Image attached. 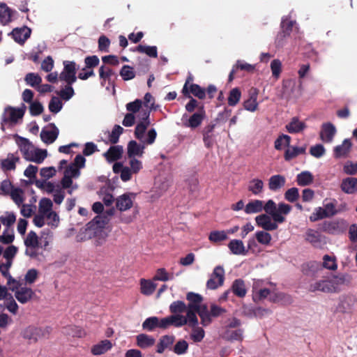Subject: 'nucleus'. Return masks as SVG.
Here are the masks:
<instances>
[{
	"instance_id": "nucleus-1",
	"label": "nucleus",
	"mask_w": 357,
	"mask_h": 357,
	"mask_svg": "<svg viewBox=\"0 0 357 357\" xmlns=\"http://www.w3.org/2000/svg\"><path fill=\"white\" fill-rule=\"evenodd\" d=\"M52 331L49 326L45 328H38L35 326H28L22 333L23 338L27 340L29 343H36L38 340L43 337H47Z\"/></svg>"
},
{
	"instance_id": "nucleus-2",
	"label": "nucleus",
	"mask_w": 357,
	"mask_h": 357,
	"mask_svg": "<svg viewBox=\"0 0 357 357\" xmlns=\"http://www.w3.org/2000/svg\"><path fill=\"white\" fill-rule=\"evenodd\" d=\"M63 69L60 73L59 79L64 81L68 85H72L77 80V65L75 62L70 61H64L63 62Z\"/></svg>"
},
{
	"instance_id": "nucleus-3",
	"label": "nucleus",
	"mask_w": 357,
	"mask_h": 357,
	"mask_svg": "<svg viewBox=\"0 0 357 357\" xmlns=\"http://www.w3.org/2000/svg\"><path fill=\"white\" fill-rule=\"evenodd\" d=\"M224 280L225 270L222 266H217L208 280L206 287L209 289H215L223 284Z\"/></svg>"
},
{
	"instance_id": "nucleus-4",
	"label": "nucleus",
	"mask_w": 357,
	"mask_h": 357,
	"mask_svg": "<svg viewBox=\"0 0 357 357\" xmlns=\"http://www.w3.org/2000/svg\"><path fill=\"white\" fill-rule=\"evenodd\" d=\"M26 107L24 105V109H16L14 107H8L6 109L8 113V116L5 114L1 121V130H5V126L7 123H15L18 119H22L24 114Z\"/></svg>"
},
{
	"instance_id": "nucleus-5",
	"label": "nucleus",
	"mask_w": 357,
	"mask_h": 357,
	"mask_svg": "<svg viewBox=\"0 0 357 357\" xmlns=\"http://www.w3.org/2000/svg\"><path fill=\"white\" fill-rule=\"evenodd\" d=\"M136 194L133 192H126L116 197L115 199L116 207L120 211H126L131 208L133 206Z\"/></svg>"
},
{
	"instance_id": "nucleus-6",
	"label": "nucleus",
	"mask_w": 357,
	"mask_h": 357,
	"mask_svg": "<svg viewBox=\"0 0 357 357\" xmlns=\"http://www.w3.org/2000/svg\"><path fill=\"white\" fill-rule=\"evenodd\" d=\"M295 22L289 18H285L281 22V31L278 33L276 38V43L278 46L283 45V40L290 36Z\"/></svg>"
},
{
	"instance_id": "nucleus-7",
	"label": "nucleus",
	"mask_w": 357,
	"mask_h": 357,
	"mask_svg": "<svg viewBox=\"0 0 357 357\" xmlns=\"http://www.w3.org/2000/svg\"><path fill=\"white\" fill-rule=\"evenodd\" d=\"M305 239L316 248H321L326 244L325 238L319 231L308 229L305 235Z\"/></svg>"
},
{
	"instance_id": "nucleus-8",
	"label": "nucleus",
	"mask_w": 357,
	"mask_h": 357,
	"mask_svg": "<svg viewBox=\"0 0 357 357\" xmlns=\"http://www.w3.org/2000/svg\"><path fill=\"white\" fill-rule=\"evenodd\" d=\"M272 217L267 214H261L255 218L257 225L265 231H273L278 229V223L271 220Z\"/></svg>"
},
{
	"instance_id": "nucleus-9",
	"label": "nucleus",
	"mask_w": 357,
	"mask_h": 357,
	"mask_svg": "<svg viewBox=\"0 0 357 357\" xmlns=\"http://www.w3.org/2000/svg\"><path fill=\"white\" fill-rule=\"evenodd\" d=\"M31 30L29 27L24 26L21 28H15L10 32L13 40L20 45H24L25 41L30 37Z\"/></svg>"
},
{
	"instance_id": "nucleus-10",
	"label": "nucleus",
	"mask_w": 357,
	"mask_h": 357,
	"mask_svg": "<svg viewBox=\"0 0 357 357\" xmlns=\"http://www.w3.org/2000/svg\"><path fill=\"white\" fill-rule=\"evenodd\" d=\"M48 128H50L51 129L47 130L43 128L40 132V138L42 141L47 144L53 143L58 137L59 133V129L54 123H50L48 125Z\"/></svg>"
},
{
	"instance_id": "nucleus-11",
	"label": "nucleus",
	"mask_w": 357,
	"mask_h": 357,
	"mask_svg": "<svg viewBox=\"0 0 357 357\" xmlns=\"http://www.w3.org/2000/svg\"><path fill=\"white\" fill-rule=\"evenodd\" d=\"M263 210L265 211L267 215H271L275 222L282 223L285 221V218L283 215H279L276 213L277 205L273 200L269 199L265 205L263 204Z\"/></svg>"
},
{
	"instance_id": "nucleus-12",
	"label": "nucleus",
	"mask_w": 357,
	"mask_h": 357,
	"mask_svg": "<svg viewBox=\"0 0 357 357\" xmlns=\"http://www.w3.org/2000/svg\"><path fill=\"white\" fill-rule=\"evenodd\" d=\"M215 126V123H211L205 126L202 130L203 141L207 149H211L214 145L215 135H213V131Z\"/></svg>"
},
{
	"instance_id": "nucleus-13",
	"label": "nucleus",
	"mask_w": 357,
	"mask_h": 357,
	"mask_svg": "<svg viewBox=\"0 0 357 357\" xmlns=\"http://www.w3.org/2000/svg\"><path fill=\"white\" fill-rule=\"evenodd\" d=\"M333 284L329 280H321L310 284L309 291L311 292L321 291L324 293H333L334 290Z\"/></svg>"
},
{
	"instance_id": "nucleus-14",
	"label": "nucleus",
	"mask_w": 357,
	"mask_h": 357,
	"mask_svg": "<svg viewBox=\"0 0 357 357\" xmlns=\"http://www.w3.org/2000/svg\"><path fill=\"white\" fill-rule=\"evenodd\" d=\"M145 149L144 144H138L135 140H131L128 142L127 146V155L128 158H133L135 157H142Z\"/></svg>"
},
{
	"instance_id": "nucleus-15",
	"label": "nucleus",
	"mask_w": 357,
	"mask_h": 357,
	"mask_svg": "<svg viewBox=\"0 0 357 357\" xmlns=\"http://www.w3.org/2000/svg\"><path fill=\"white\" fill-rule=\"evenodd\" d=\"M19 149L23 155L25 160H28L31 155H32L33 146L29 140L26 138L16 135Z\"/></svg>"
},
{
	"instance_id": "nucleus-16",
	"label": "nucleus",
	"mask_w": 357,
	"mask_h": 357,
	"mask_svg": "<svg viewBox=\"0 0 357 357\" xmlns=\"http://www.w3.org/2000/svg\"><path fill=\"white\" fill-rule=\"evenodd\" d=\"M356 303V299L354 296H344L337 306V311L342 313H349L354 309Z\"/></svg>"
},
{
	"instance_id": "nucleus-17",
	"label": "nucleus",
	"mask_w": 357,
	"mask_h": 357,
	"mask_svg": "<svg viewBox=\"0 0 357 357\" xmlns=\"http://www.w3.org/2000/svg\"><path fill=\"white\" fill-rule=\"evenodd\" d=\"M206 116V112L204 105L199 107L198 111L194 113L188 119L185 124L187 127L196 128L199 126Z\"/></svg>"
},
{
	"instance_id": "nucleus-18",
	"label": "nucleus",
	"mask_w": 357,
	"mask_h": 357,
	"mask_svg": "<svg viewBox=\"0 0 357 357\" xmlns=\"http://www.w3.org/2000/svg\"><path fill=\"white\" fill-rule=\"evenodd\" d=\"M336 133V128L331 123H324L320 132L321 139L325 143H331Z\"/></svg>"
},
{
	"instance_id": "nucleus-19",
	"label": "nucleus",
	"mask_w": 357,
	"mask_h": 357,
	"mask_svg": "<svg viewBox=\"0 0 357 357\" xmlns=\"http://www.w3.org/2000/svg\"><path fill=\"white\" fill-rule=\"evenodd\" d=\"M19 156L14 153H8L7 158L0 162L1 169L4 172L13 171L16 169V163L20 162Z\"/></svg>"
},
{
	"instance_id": "nucleus-20",
	"label": "nucleus",
	"mask_w": 357,
	"mask_h": 357,
	"mask_svg": "<svg viewBox=\"0 0 357 357\" xmlns=\"http://www.w3.org/2000/svg\"><path fill=\"white\" fill-rule=\"evenodd\" d=\"M34 296V291L31 288L26 287H20L15 293L16 299L22 304L30 301Z\"/></svg>"
},
{
	"instance_id": "nucleus-21",
	"label": "nucleus",
	"mask_w": 357,
	"mask_h": 357,
	"mask_svg": "<svg viewBox=\"0 0 357 357\" xmlns=\"http://www.w3.org/2000/svg\"><path fill=\"white\" fill-rule=\"evenodd\" d=\"M123 153V146L120 145L112 146L103 153L106 160L109 162H114L121 158Z\"/></svg>"
},
{
	"instance_id": "nucleus-22",
	"label": "nucleus",
	"mask_w": 357,
	"mask_h": 357,
	"mask_svg": "<svg viewBox=\"0 0 357 357\" xmlns=\"http://www.w3.org/2000/svg\"><path fill=\"white\" fill-rule=\"evenodd\" d=\"M341 190L346 194H354L357 192V178L355 177H347L342 179Z\"/></svg>"
},
{
	"instance_id": "nucleus-23",
	"label": "nucleus",
	"mask_w": 357,
	"mask_h": 357,
	"mask_svg": "<svg viewBox=\"0 0 357 357\" xmlns=\"http://www.w3.org/2000/svg\"><path fill=\"white\" fill-rule=\"evenodd\" d=\"M228 248L231 252L236 255H246L248 252L241 240H231L228 244Z\"/></svg>"
},
{
	"instance_id": "nucleus-24",
	"label": "nucleus",
	"mask_w": 357,
	"mask_h": 357,
	"mask_svg": "<svg viewBox=\"0 0 357 357\" xmlns=\"http://www.w3.org/2000/svg\"><path fill=\"white\" fill-rule=\"evenodd\" d=\"M258 96V91L257 89H253L251 90L250 93V98L244 101L243 107L244 108L250 112H255L258 108V102L257 101Z\"/></svg>"
},
{
	"instance_id": "nucleus-25",
	"label": "nucleus",
	"mask_w": 357,
	"mask_h": 357,
	"mask_svg": "<svg viewBox=\"0 0 357 357\" xmlns=\"http://www.w3.org/2000/svg\"><path fill=\"white\" fill-rule=\"evenodd\" d=\"M232 293L239 297L243 298L247 294L245 282L242 279L235 280L231 287Z\"/></svg>"
},
{
	"instance_id": "nucleus-26",
	"label": "nucleus",
	"mask_w": 357,
	"mask_h": 357,
	"mask_svg": "<svg viewBox=\"0 0 357 357\" xmlns=\"http://www.w3.org/2000/svg\"><path fill=\"white\" fill-rule=\"evenodd\" d=\"M186 299L189 301L188 309L191 310H198L199 305H202V303L203 301V297L202 295L194 293V292H188L186 294Z\"/></svg>"
},
{
	"instance_id": "nucleus-27",
	"label": "nucleus",
	"mask_w": 357,
	"mask_h": 357,
	"mask_svg": "<svg viewBox=\"0 0 357 357\" xmlns=\"http://www.w3.org/2000/svg\"><path fill=\"white\" fill-rule=\"evenodd\" d=\"M243 329L232 330L226 328L222 335V337L227 341H242L243 340Z\"/></svg>"
},
{
	"instance_id": "nucleus-28",
	"label": "nucleus",
	"mask_w": 357,
	"mask_h": 357,
	"mask_svg": "<svg viewBox=\"0 0 357 357\" xmlns=\"http://www.w3.org/2000/svg\"><path fill=\"white\" fill-rule=\"evenodd\" d=\"M198 315L201 319V324L203 326H207L212 322V318H211V312L208 309L206 304L199 305L198 310H196Z\"/></svg>"
},
{
	"instance_id": "nucleus-29",
	"label": "nucleus",
	"mask_w": 357,
	"mask_h": 357,
	"mask_svg": "<svg viewBox=\"0 0 357 357\" xmlns=\"http://www.w3.org/2000/svg\"><path fill=\"white\" fill-rule=\"evenodd\" d=\"M352 144L349 139H345L342 144L334 148V155L335 158L346 156L351 148Z\"/></svg>"
},
{
	"instance_id": "nucleus-30",
	"label": "nucleus",
	"mask_w": 357,
	"mask_h": 357,
	"mask_svg": "<svg viewBox=\"0 0 357 357\" xmlns=\"http://www.w3.org/2000/svg\"><path fill=\"white\" fill-rule=\"evenodd\" d=\"M286 183L284 176L277 174L270 177L268 180V188L271 191H277L282 188Z\"/></svg>"
},
{
	"instance_id": "nucleus-31",
	"label": "nucleus",
	"mask_w": 357,
	"mask_h": 357,
	"mask_svg": "<svg viewBox=\"0 0 357 357\" xmlns=\"http://www.w3.org/2000/svg\"><path fill=\"white\" fill-rule=\"evenodd\" d=\"M174 340L175 337L174 335H166L162 336L159 342L157 344L156 351L158 354H162L166 349L170 348Z\"/></svg>"
},
{
	"instance_id": "nucleus-32",
	"label": "nucleus",
	"mask_w": 357,
	"mask_h": 357,
	"mask_svg": "<svg viewBox=\"0 0 357 357\" xmlns=\"http://www.w3.org/2000/svg\"><path fill=\"white\" fill-rule=\"evenodd\" d=\"M112 347V344L109 340H102L98 344L92 347L91 353L95 356L101 355L111 349Z\"/></svg>"
},
{
	"instance_id": "nucleus-33",
	"label": "nucleus",
	"mask_w": 357,
	"mask_h": 357,
	"mask_svg": "<svg viewBox=\"0 0 357 357\" xmlns=\"http://www.w3.org/2000/svg\"><path fill=\"white\" fill-rule=\"evenodd\" d=\"M306 128L305 123L299 121L298 117H294L291 121L286 125V129L289 133H298Z\"/></svg>"
},
{
	"instance_id": "nucleus-34",
	"label": "nucleus",
	"mask_w": 357,
	"mask_h": 357,
	"mask_svg": "<svg viewBox=\"0 0 357 357\" xmlns=\"http://www.w3.org/2000/svg\"><path fill=\"white\" fill-rule=\"evenodd\" d=\"M320 229L331 234L338 233L341 230L340 223L337 221H324L320 225Z\"/></svg>"
},
{
	"instance_id": "nucleus-35",
	"label": "nucleus",
	"mask_w": 357,
	"mask_h": 357,
	"mask_svg": "<svg viewBox=\"0 0 357 357\" xmlns=\"http://www.w3.org/2000/svg\"><path fill=\"white\" fill-rule=\"evenodd\" d=\"M264 202L255 199L249 202L245 206L244 211L247 214L257 213L263 211Z\"/></svg>"
},
{
	"instance_id": "nucleus-36",
	"label": "nucleus",
	"mask_w": 357,
	"mask_h": 357,
	"mask_svg": "<svg viewBox=\"0 0 357 357\" xmlns=\"http://www.w3.org/2000/svg\"><path fill=\"white\" fill-rule=\"evenodd\" d=\"M132 51L146 54L147 56L151 58L158 57V49L156 46L139 45L132 49Z\"/></svg>"
},
{
	"instance_id": "nucleus-37",
	"label": "nucleus",
	"mask_w": 357,
	"mask_h": 357,
	"mask_svg": "<svg viewBox=\"0 0 357 357\" xmlns=\"http://www.w3.org/2000/svg\"><path fill=\"white\" fill-rule=\"evenodd\" d=\"M137 344L142 349H146L155 344V339L146 334H139L136 337Z\"/></svg>"
},
{
	"instance_id": "nucleus-38",
	"label": "nucleus",
	"mask_w": 357,
	"mask_h": 357,
	"mask_svg": "<svg viewBox=\"0 0 357 357\" xmlns=\"http://www.w3.org/2000/svg\"><path fill=\"white\" fill-rule=\"evenodd\" d=\"M189 96H185L186 98H192L190 94H192L195 97L199 98V100H204L206 98V90L204 88L201 87L197 84H190L189 85Z\"/></svg>"
},
{
	"instance_id": "nucleus-39",
	"label": "nucleus",
	"mask_w": 357,
	"mask_h": 357,
	"mask_svg": "<svg viewBox=\"0 0 357 357\" xmlns=\"http://www.w3.org/2000/svg\"><path fill=\"white\" fill-rule=\"evenodd\" d=\"M141 293L146 296L151 295L155 290L157 284L149 280L141 279Z\"/></svg>"
},
{
	"instance_id": "nucleus-40",
	"label": "nucleus",
	"mask_w": 357,
	"mask_h": 357,
	"mask_svg": "<svg viewBox=\"0 0 357 357\" xmlns=\"http://www.w3.org/2000/svg\"><path fill=\"white\" fill-rule=\"evenodd\" d=\"M285 151L284 153V159L287 161L297 157L300 154H304L305 153L306 148L304 147H297V146H291L289 147Z\"/></svg>"
},
{
	"instance_id": "nucleus-41",
	"label": "nucleus",
	"mask_w": 357,
	"mask_h": 357,
	"mask_svg": "<svg viewBox=\"0 0 357 357\" xmlns=\"http://www.w3.org/2000/svg\"><path fill=\"white\" fill-rule=\"evenodd\" d=\"M312 174L307 171L302 172L296 176V182L300 186H306L313 182Z\"/></svg>"
},
{
	"instance_id": "nucleus-42",
	"label": "nucleus",
	"mask_w": 357,
	"mask_h": 357,
	"mask_svg": "<svg viewBox=\"0 0 357 357\" xmlns=\"http://www.w3.org/2000/svg\"><path fill=\"white\" fill-rule=\"evenodd\" d=\"M109 218L106 215H98L89 225H91L90 228L96 227V229H102L109 223Z\"/></svg>"
},
{
	"instance_id": "nucleus-43",
	"label": "nucleus",
	"mask_w": 357,
	"mask_h": 357,
	"mask_svg": "<svg viewBox=\"0 0 357 357\" xmlns=\"http://www.w3.org/2000/svg\"><path fill=\"white\" fill-rule=\"evenodd\" d=\"M264 188V183L261 179L253 178L252 179L248 185V190L255 195H259Z\"/></svg>"
},
{
	"instance_id": "nucleus-44",
	"label": "nucleus",
	"mask_w": 357,
	"mask_h": 357,
	"mask_svg": "<svg viewBox=\"0 0 357 357\" xmlns=\"http://www.w3.org/2000/svg\"><path fill=\"white\" fill-rule=\"evenodd\" d=\"M47 155L46 150L36 149L33 151L32 155L30 156L28 161H32L38 164L42 163Z\"/></svg>"
},
{
	"instance_id": "nucleus-45",
	"label": "nucleus",
	"mask_w": 357,
	"mask_h": 357,
	"mask_svg": "<svg viewBox=\"0 0 357 357\" xmlns=\"http://www.w3.org/2000/svg\"><path fill=\"white\" fill-rule=\"evenodd\" d=\"M241 90L237 87L232 89L229 91V96H228V99H227L228 105L231 107L236 106L238 103V102L241 99Z\"/></svg>"
},
{
	"instance_id": "nucleus-46",
	"label": "nucleus",
	"mask_w": 357,
	"mask_h": 357,
	"mask_svg": "<svg viewBox=\"0 0 357 357\" xmlns=\"http://www.w3.org/2000/svg\"><path fill=\"white\" fill-rule=\"evenodd\" d=\"M119 75L124 81L131 80L134 79L136 75L134 68L128 65H124L121 68Z\"/></svg>"
},
{
	"instance_id": "nucleus-47",
	"label": "nucleus",
	"mask_w": 357,
	"mask_h": 357,
	"mask_svg": "<svg viewBox=\"0 0 357 357\" xmlns=\"http://www.w3.org/2000/svg\"><path fill=\"white\" fill-rule=\"evenodd\" d=\"M328 218L329 216L323 206L315 208L314 212L310 215L309 219L311 222H314L319 220Z\"/></svg>"
},
{
	"instance_id": "nucleus-48",
	"label": "nucleus",
	"mask_w": 357,
	"mask_h": 357,
	"mask_svg": "<svg viewBox=\"0 0 357 357\" xmlns=\"http://www.w3.org/2000/svg\"><path fill=\"white\" fill-rule=\"evenodd\" d=\"M24 81L26 84L32 87H37L42 82V78L38 74L29 73L26 75Z\"/></svg>"
},
{
	"instance_id": "nucleus-49",
	"label": "nucleus",
	"mask_w": 357,
	"mask_h": 357,
	"mask_svg": "<svg viewBox=\"0 0 357 357\" xmlns=\"http://www.w3.org/2000/svg\"><path fill=\"white\" fill-rule=\"evenodd\" d=\"M24 245L26 248L39 247L38 236L35 231H31L29 232L24 240Z\"/></svg>"
},
{
	"instance_id": "nucleus-50",
	"label": "nucleus",
	"mask_w": 357,
	"mask_h": 357,
	"mask_svg": "<svg viewBox=\"0 0 357 357\" xmlns=\"http://www.w3.org/2000/svg\"><path fill=\"white\" fill-rule=\"evenodd\" d=\"M150 123L151 122H139L137 124L134 133L136 139L140 142L142 141L144 133Z\"/></svg>"
},
{
	"instance_id": "nucleus-51",
	"label": "nucleus",
	"mask_w": 357,
	"mask_h": 357,
	"mask_svg": "<svg viewBox=\"0 0 357 357\" xmlns=\"http://www.w3.org/2000/svg\"><path fill=\"white\" fill-rule=\"evenodd\" d=\"M329 281L335 288L334 290H333V293L339 292L340 291V286L348 282L347 276L344 275L335 276L333 279L329 280Z\"/></svg>"
},
{
	"instance_id": "nucleus-52",
	"label": "nucleus",
	"mask_w": 357,
	"mask_h": 357,
	"mask_svg": "<svg viewBox=\"0 0 357 357\" xmlns=\"http://www.w3.org/2000/svg\"><path fill=\"white\" fill-rule=\"evenodd\" d=\"M159 319L156 317H151L145 319L142 324L144 330L149 331H153L156 327H158Z\"/></svg>"
},
{
	"instance_id": "nucleus-53",
	"label": "nucleus",
	"mask_w": 357,
	"mask_h": 357,
	"mask_svg": "<svg viewBox=\"0 0 357 357\" xmlns=\"http://www.w3.org/2000/svg\"><path fill=\"white\" fill-rule=\"evenodd\" d=\"M290 142H291V137L287 135L282 134V135H280L275 141V144H274L275 149L276 150H279V151L282 150L283 145L289 146Z\"/></svg>"
},
{
	"instance_id": "nucleus-54",
	"label": "nucleus",
	"mask_w": 357,
	"mask_h": 357,
	"mask_svg": "<svg viewBox=\"0 0 357 357\" xmlns=\"http://www.w3.org/2000/svg\"><path fill=\"white\" fill-rule=\"evenodd\" d=\"M123 128L119 125H115L109 135V141L111 144H115L119 140L120 135L123 133Z\"/></svg>"
},
{
	"instance_id": "nucleus-55",
	"label": "nucleus",
	"mask_w": 357,
	"mask_h": 357,
	"mask_svg": "<svg viewBox=\"0 0 357 357\" xmlns=\"http://www.w3.org/2000/svg\"><path fill=\"white\" fill-rule=\"evenodd\" d=\"M326 201L327 200L326 199L324 202V208L329 218H331L338 213V211H337L336 208L337 200L333 199L329 202H327Z\"/></svg>"
},
{
	"instance_id": "nucleus-56",
	"label": "nucleus",
	"mask_w": 357,
	"mask_h": 357,
	"mask_svg": "<svg viewBox=\"0 0 357 357\" xmlns=\"http://www.w3.org/2000/svg\"><path fill=\"white\" fill-rule=\"evenodd\" d=\"M187 310L185 303L182 301H174L169 306V310L173 314L182 313Z\"/></svg>"
},
{
	"instance_id": "nucleus-57",
	"label": "nucleus",
	"mask_w": 357,
	"mask_h": 357,
	"mask_svg": "<svg viewBox=\"0 0 357 357\" xmlns=\"http://www.w3.org/2000/svg\"><path fill=\"white\" fill-rule=\"evenodd\" d=\"M52 202L48 198H43L39 202L38 212L41 214H47L52 211Z\"/></svg>"
},
{
	"instance_id": "nucleus-58",
	"label": "nucleus",
	"mask_w": 357,
	"mask_h": 357,
	"mask_svg": "<svg viewBox=\"0 0 357 357\" xmlns=\"http://www.w3.org/2000/svg\"><path fill=\"white\" fill-rule=\"evenodd\" d=\"M10 21V9L5 3L0 4V22L6 24Z\"/></svg>"
},
{
	"instance_id": "nucleus-59",
	"label": "nucleus",
	"mask_w": 357,
	"mask_h": 357,
	"mask_svg": "<svg viewBox=\"0 0 357 357\" xmlns=\"http://www.w3.org/2000/svg\"><path fill=\"white\" fill-rule=\"evenodd\" d=\"M205 332L204 330L199 326L192 327V333L190 334V338L195 342H200L204 337Z\"/></svg>"
},
{
	"instance_id": "nucleus-60",
	"label": "nucleus",
	"mask_w": 357,
	"mask_h": 357,
	"mask_svg": "<svg viewBox=\"0 0 357 357\" xmlns=\"http://www.w3.org/2000/svg\"><path fill=\"white\" fill-rule=\"evenodd\" d=\"M114 75V70L109 67L102 65L99 68V76L100 78L104 81H110L111 77Z\"/></svg>"
},
{
	"instance_id": "nucleus-61",
	"label": "nucleus",
	"mask_w": 357,
	"mask_h": 357,
	"mask_svg": "<svg viewBox=\"0 0 357 357\" xmlns=\"http://www.w3.org/2000/svg\"><path fill=\"white\" fill-rule=\"evenodd\" d=\"M188 343L184 340L178 341L173 348V351L177 355H182L187 352Z\"/></svg>"
},
{
	"instance_id": "nucleus-62",
	"label": "nucleus",
	"mask_w": 357,
	"mask_h": 357,
	"mask_svg": "<svg viewBox=\"0 0 357 357\" xmlns=\"http://www.w3.org/2000/svg\"><path fill=\"white\" fill-rule=\"evenodd\" d=\"M16 220V216L13 213L6 212L5 215L0 216V222L7 228L12 226Z\"/></svg>"
},
{
	"instance_id": "nucleus-63",
	"label": "nucleus",
	"mask_w": 357,
	"mask_h": 357,
	"mask_svg": "<svg viewBox=\"0 0 357 357\" xmlns=\"http://www.w3.org/2000/svg\"><path fill=\"white\" fill-rule=\"evenodd\" d=\"M323 266L328 270L335 271L337 268L336 260L335 257H332L326 255L323 257Z\"/></svg>"
},
{
	"instance_id": "nucleus-64",
	"label": "nucleus",
	"mask_w": 357,
	"mask_h": 357,
	"mask_svg": "<svg viewBox=\"0 0 357 357\" xmlns=\"http://www.w3.org/2000/svg\"><path fill=\"white\" fill-rule=\"evenodd\" d=\"M208 238L212 242H220L227 239V235L225 231H213L210 233Z\"/></svg>"
}]
</instances>
